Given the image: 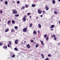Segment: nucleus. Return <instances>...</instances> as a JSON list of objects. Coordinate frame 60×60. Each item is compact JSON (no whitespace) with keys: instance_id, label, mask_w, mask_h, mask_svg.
<instances>
[{"instance_id":"54","label":"nucleus","mask_w":60,"mask_h":60,"mask_svg":"<svg viewBox=\"0 0 60 60\" xmlns=\"http://www.w3.org/2000/svg\"><path fill=\"white\" fill-rule=\"evenodd\" d=\"M24 17H26V15H25L24 16Z\"/></svg>"},{"instance_id":"46","label":"nucleus","mask_w":60,"mask_h":60,"mask_svg":"<svg viewBox=\"0 0 60 60\" xmlns=\"http://www.w3.org/2000/svg\"><path fill=\"white\" fill-rule=\"evenodd\" d=\"M53 37H55V35H53Z\"/></svg>"},{"instance_id":"6","label":"nucleus","mask_w":60,"mask_h":60,"mask_svg":"<svg viewBox=\"0 0 60 60\" xmlns=\"http://www.w3.org/2000/svg\"><path fill=\"white\" fill-rule=\"evenodd\" d=\"M38 12L39 14H41V11L40 10L38 9Z\"/></svg>"},{"instance_id":"38","label":"nucleus","mask_w":60,"mask_h":60,"mask_svg":"<svg viewBox=\"0 0 60 60\" xmlns=\"http://www.w3.org/2000/svg\"><path fill=\"white\" fill-rule=\"evenodd\" d=\"M43 12L44 14L45 13V11H43Z\"/></svg>"},{"instance_id":"42","label":"nucleus","mask_w":60,"mask_h":60,"mask_svg":"<svg viewBox=\"0 0 60 60\" xmlns=\"http://www.w3.org/2000/svg\"><path fill=\"white\" fill-rule=\"evenodd\" d=\"M8 47H10V45H9V44L8 45Z\"/></svg>"},{"instance_id":"39","label":"nucleus","mask_w":60,"mask_h":60,"mask_svg":"<svg viewBox=\"0 0 60 60\" xmlns=\"http://www.w3.org/2000/svg\"><path fill=\"white\" fill-rule=\"evenodd\" d=\"M48 56H51V55L50 54H49L48 55Z\"/></svg>"},{"instance_id":"26","label":"nucleus","mask_w":60,"mask_h":60,"mask_svg":"<svg viewBox=\"0 0 60 60\" xmlns=\"http://www.w3.org/2000/svg\"><path fill=\"white\" fill-rule=\"evenodd\" d=\"M14 30H13V29H12L11 30V32H14Z\"/></svg>"},{"instance_id":"56","label":"nucleus","mask_w":60,"mask_h":60,"mask_svg":"<svg viewBox=\"0 0 60 60\" xmlns=\"http://www.w3.org/2000/svg\"><path fill=\"white\" fill-rule=\"evenodd\" d=\"M1 19H0V22H1Z\"/></svg>"},{"instance_id":"13","label":"nucleus","mask_w":60,"mask_h":60,"mask_svg":"<svg viewBox=\"0 0 60 60\" xmlns=\"http://www.w3.org/2000/svg\"><path fill=\"white\" fill-rule=\"evenodd\" d=\"M38 26L39 28H41V24H38Z\"/></svg>"},{"instance_id":"7","label":"nucleus","mask_w":60,"mask_h":60,"mask_svg":"<svg viewBox=\"0 0 60 60\" xmlns=\"http://www.w3.org/2000/svg\"><path fill=\"white\" fill-rule=\"evenodd\" d=\"M15 44H18V40H15Z\"/></svg>"},{"instance_id":"30","label":"nucleus","mask_w":60,"mask_h":60,"mask_svg":"<svg viewBox=\"0 0 60 60\" xmlns=\"http://www.w3.org/2000/svg\"><path fill=\"white\" fill-rule=\"evenodd\" d=\"M38 44H37V45H36V48H38Z\"/></svg>"},{"instance_id":"34","label":"nucleus","mask_w":60,"mask_h":60,"mask_svg":"<svg viewBox=\"0 0 60 60\" xmlns=\"http://www.w3.org/2000/svg\"><path fill=\"white\" fill-rule=\"evenodd\" d=\"M54 40H55V41L56 40V37H54Z\"/></svg>"},{"instance_id":"16","label":"nucleus","mask_w":60,"mask_h":60,"mask_svg":"<svg viewBox=\"0 0 60 60\" xmlns=\"http://www.w3.org/2000/svg\"><path fill=\"white\" fill-rule=\"evenodd\" d=\"M11 22V20H9L8 22V25H9V23H10Z\"/></svg>"},{"instance_id":"35","label":"nucleus","mask_w":60,"mask_h":60,"mask_svg":"<svg viewBox=\"0 0 60 60\" xmlns=\"http://www.w3.org/2000/svg\"><path fill=\"white\" fill-rule=\"evenodd\" d=\"M45 60H49V59L48 58H47Z\"/></svg>"},{"instance_id":"47","label":"nucleus","mask_w":60,"mask_h":60,"mask_svg":"<svg viewBox=\"0 0 60 60\" xmlns=\"http://www.w3.org/2000/svg\"><path fill=\"white\" fill-rule=\"evenodd\" d=\"M3 0H0L1 2H3Z\"/></svg>"},{"instance_id":"49","label":"nucleus","mask_w":60,"mask_h":60,"mask_svg":"<svg viewBox=\"0 0 60 60\" xmlns=\"http://www.w3.org/2000/svg\"><path fill=\"white\" fill-rule=\"evenodd\" d=\"M36 18L37 19H38V17L37 16L36 17Z\"/></svg>"},{"instance_id":"12","label":"nucleus","mask_w":60,"mask_h":60,"mask_svg":"<svg viewBox=\"0 0 60 60\" xmlns=\"http://www.w3.org/2000/svg\"><path fill=\"white\" fill-rule=\"evenodd\" d=\"M5 4H6V5H7V4H8V1H5Z\"/></svg>"},{"instance_id":"1","label":"nucleus","mask_w":60,"mask_h":60,"mask_svg":"<svg viewBox=\"0 0 60 60\" xmlns=\"http://www.w3.org/2000/svg\"><path fill=\"white\" fill-rule=\"evenodd\" d=\"M13 11L12 12L13 14H16L17 13V10L15 9H13Z\"/></svg>"},{"instance_id":"4","label":"nucleus","mask_w":60,"mask_h":60,"mask_svg":"<svg viewBox=\"0 0 60 60\" xmlns=\"http://www.w3.org/2000/svg\"><path fill=\"white\" fill-rule=\"evenodd\" d=\"M48 7V6L47 5H45V9H46V11H48V10H49V7Z\"/></svg>"},{"instance_id":"50","label":"nucleus","mask_w":60,"mask_h":60,"mask_svg":"<svg viewBox=\"0 0 60 60\" xmlns=\"http://www.w3.org/2000/svg\"><path fill=\"white\" fill-rule=\"evenodd\" d=\"M60 43H59V44H58V45H60Z\"/></svg>"},{"instance_id":"10","label":"nucleus","mask_w":60,"mask_h":60,"mask_svg":"<svg viewBox=\"0 0 60 60\" xmlns=\"http://www.w3.org/2000/svg\"><path fill=\"white\" fill-rule=\"evenodd\" d=\"M33 25V24L32 23H30V24L29 27H31Z\"/></svg>"},{"instance_id":"15","label":"nucleus","mask_w":60,"mask_h":60,"mask_svg":"<svg viewBox=\"0 0 60 60\" xmlns=\"http://www.w3.org/2000/svg\"><path fill=\"white\" fill-rule=\"evenodd\" d=\"M12 23L13 24H15V22L14 21V20H12Z\"/></svg>"},{"instance_id":"36","label":"nucleus","mask_w":60,"mask_h":60,"mask_svg":"<svg viewBox=\"0 0 60 60\" xmlns=\"http://www.w3.org/2000/svg\"><path fill=\"white\" fill-rule=\"evenodd\" d=\"M48 39H49V38L48 37H47L46 38V40L48 41Z\"/></svg>"},{"instance_id":"3","label":"nucleus","mask_w":60,"mask_h":60,"mask_svg":"<svg viewBox=\"0 0 60 60\" xmlns=\"http://www.w3.org/2000/svg\"><path fill=\"white\" fill-rule=\"evenodd\" d=\"M22 20L23 21H25L26 20V18L25 17H23L22 19Z\"/></svg>"},{"instance_id":"20","label":"nucleus","mask_w":60,"mask_h":60,"mask_svg":"<svg viewBox=\"0 0 60 60\" xmlns=\"http://www.w3.org/2000/svg\"><path fill=\"white\" fill-rule=\"evenodd\" d=\"M41 43L42 45H43V42L42 41H41Z\"/></svg>"},{"instance_id":"32","label":"nucleus","mask_w":60,"mask_h":60,"mask_svg":"<svg viewBox=\"0 0 60 60\" xmlns=\"http://www.w3.org/2000/svg\"><path fill=\"white\" fill-rule=\"evenodd\" d=\"M15 55H13L12 56V57H15Z\"/></svg>"},{"instance_id":"52","label":"nucleus","mask_w":60,"mask_h":60,"mask_svg":"<svg viewBox=\"0 0 60 60\" xmlns=\"http://www.w3.org/2000/svg\"><path fill=\"white\" fill-rule=\"evenodd\" d=\"M38 33H40V32L39 31H38Z\"/></svg>"},{"instance_id":"9","label":"nucleus","mask_w":60,"mask_h":60,"mask_svg":"<svg viewBox=\"0 0 60 60\" xmlns=\"http://www.w3.org/2000/svg\"><path fill=\"white\" fill-rule=\"evenodd\" d=\"M52 3L53 4H55L56 3V1L55 0H53L52 1Z\"/></svg>"},{"instance_id":"28","label":"nucleus","mask_w":60,"mask_h":60,"mask_svg":"<svg viewBox=\"0 0 60 60\" xmlns=\"http://www.w3.org/2000/svg\"><path fill=\"white\" fill-rule=\"evenodd\" d=\"M33 34H36V32L35 31H34L33 32Z\"/></svg>"},{"instance_id":"2","label":"nucleus","mask_w":60,"mask_h":60,"mask_svg":"<svg viewBox=\"0 0 60 60\" xmlns=\"http://www.w3.org/2000/svg\"><path fill=\"white\" fill-rule=\"evenodd\" d=\"M27 28H24L23 29V32H26L27 31Z\"/></svg>"},{"instance_id":"29","label":"nucleus","mask_w":60,"mask_h":60,"mask_svg":"<svg viewBox=\"0 0 60 60\" xmlns=\"http://www.w3.org/2000/svg\"><path fill=\"white\" fill-rule=\"evenodd\" d=\"M28 7V5H25V7L26 8H27Z\"/></svg>"},{"instance_id":"41","label":"nucleus","mask_w":60,"mask_h":60,"mask_svg":"<svg viewBox=\"0 0 60 60\" xmlns=\"http://www.w3.org/2000/svg\"><path fill=\"white\" fill-rule=\"evenodd\" d=\"M1 45H2V43H0V46H1Z\"/></svg>"},{"instance_id":"19","label":"nucleus","mask_w":60,"mask_h":60,"mask_svg":"<svg viewBox=\"0 0 60 60\" xmlns=\"http://www.w3.org/2000/svg\"><path fill=\"white\" fill-rule=\"evenodd\" d=\"M25 6H24L22 8H21V9L22 10L23 9H24V8H25Z\"/></svg>"},{"instance_id":"31","label":"nucleus","mask_w":60,"mask_h":60,"mask_svg":"<svg viewBox=\"0 0 60 60\" xmlns=\"http://www.w3.org/2000/svg\"><path fill=\"white\" fill-rule=\"evenodd\" d=\"M17 4H19V1H18L17 2Z\"/></svg>"},{"instance_id":"21","label":"nucleus","mask_w":60,"mask_h":60,"mask_svg":"<svg viewBox=\"0 0 60 60\" xmlns=\"http://www.w3.org/2000/svg\"><path fill=\"white\" fill-rule=\"evenodd\" d=\"M54 13L55 14H57V13L56 11H54Z\"/></svg>"},{"instance_id":"25","label":"nucleus","mask_w":60,"mask_h":60,"mask_svg":"<svg viewBox=\"0 0 60 60\" xmlns=\"http://www.w3.org/2000/svg\"><path fill=\"white\" fill-rule=\"evenodd\" d=\"M47 35L45 34L44 36V38H46L47 37Z\"/></svg>"},{"instance_id":"14","label":"nucleus","mask_w":60,"mask_h":60,"mask_svg":"<svg viewBox=\"0 0 60 60\" xmlns=\"http://www.w3.org/2000/svg\"><path fill=\"white\" fill-rule=\"evenodd\" d=\"M9 31V29H7L5 31V32H7Z\"/></svg>"},{"instance_id":"8","label":"nucleus","mask_w":60,"mask_h":60,"mask_svg":"<svg viewBox=\"0 0 60 60\" xmlns=\"http://www.w3.org/2000/svg\"><path fill=\"white\" fill-rule=\"evenodd\" d=\"M36 6V5L35 4H32V7H35Z\"/></svg>"},{"instance_id":"44","label":"nucleus","mask_w":60,"mask_h":60,"mask_svg":"<svg viewBox=\"0 0 60 60\" xmlns=\"http://www.w3.org/2000/svg\"><path fill=\"white\" fill-rule=\"evenodd\" d=\"M53 29H52L51 30V31H53Z\"/></svg>"},{"instance_id":"45","label":"nucleus","mask_w":60,"mask_h":60,"mask_svg":"<svg viewBox=\"0 0 60 60\" xmlns=\"http://www.w3.org/2000/svg\"><path fill=\"white\" fill-rule=\"evenodd\" d=\"M21 44H23V42H22Z\"/></svg>"},{"instance_id":"5","label":"nucleus","mask_w":60,"mask_h":60,"mask_svg":"<svg viewBox=\"0 0 60 60\" xmlns=\"http://www.w3.org/2000/svg\"><path fill=\"white\" fill-rule=\"evenodd\" d=\"M26 46L27 47V48L28 49H29L30 47L31 46L29 44H28L26 45Z\"/></svg>"},{"instance_id":"33","label":"nucleus","mask_w":60,"mask_h":60,"mask_svg":"<svg viewBox=\"0 0 60 60\" xmlns=\"http://www.w3.org/2000/svg\"><path fill=\"white\" fill-rule=\"evenodd\" d=\"M9 45H11V41H10L9 42Z\"/></svg>"},{"instance_id":"51","label":"nucleus","mask_w":60,"mask_h":60,"mask_svg":"<svg viewBox=\"0 0 60 60\" xmlns=\"http://www.w3.org/2000/svg\"><path fill=\"white\" fill-rule=\"evenodd\" d=\"M13 3H15V1H13Z\"/></svg>"},{"instance_id":"40","label":"nucleus","mask_w":60,"mask_h":60,"mask_svg":"<svg viewBox=\"0 0 60 60\" xmlns=\"http://www.w3.org/2000/svg\"><path fill=\"white\" fill-rule=\"evenodd\" d=\"M30 42H34V41H33V40H31L30 41Z\"/></svg>"},{"instance_id":"43","label":"nucleus","mask_w":60,"mask_h":60,"mask_svg":"<svg viewBox=\"0 0 60 60\" xmlns=\"http://www.w3.org/2000/svg\"><path fill=\"white\" fill-rule=\"evenodd\" d=\"M40 16L41 17H42V16H43V15H40Z\"/></svg>"},{"instance_id":"23","label":"nucleus","mask_w":60,"mask_h":60,"mask_svg":"<svg viewBox=\"0 0 60 60\" xmlns=\"http://www.w3.org/2000/svg\"><path fill=\"white\" fill-rule=\"evenodd\" d=\"M41 55L42 56L43 58H44V56L43 55L41 54Z\"/></svg>"},{"instance_id":"55","label":"nucleus","mask_w":60,"mask_h":60,"mask_svg":"<svg viewBox=\"0 0 60 60\" xmlns=\"http://www.w3.org/2000/svg\"><path fill=\"white\" fill-rule=\"evenodd\" d=\"M58 1L59 2H60V0H58Z\"/></svg>"},{"instance_id":"18","label":"nucleus","mask_w":60,"mask_h":60,"mask_svg":"<svg viewBox=\"0 0 60 60\" xmlns=\"http://www.w3.org/2000/svg\"><path fill=\"white\" fill-rule=\"evenodd\" d=\"M3 48L4 49H7V46H5V47L3 46Z\"/></svg>"},{"instance_id":"48","label":"nucleus","mask_w":60,"mask_h":60,"mask_svg":"<svg viewBox=\"0 0 60 60\" xmlns=\"http://www.w3.org/2000/svg\"><path fill=\"white\" fill-rule=\"evenodd\" d=\"M30 18H32V17L31 16H30Z\"/></svg>"},{"instance_id":"22","label":"nucleus","mask_w":60,"mask_h":60,"mask_svg":"<svg viewBox=\"0 0 60 60\" xmlns=\"http://www.w3.org/2000/svg\"><path fill=\"white\" fill-rule=\"evenodd\" d=\"M18 26H15L14 27L15 28V29H17L18 28Z\"/></svg>"},{"instance_id":"11","label":"nucleus","mask_w":60,"mask_h":60,"mask_svg":"<svg viewBox=\"0 0 60 60\" xmlns=\"http://www.w3.org/2000/svg\"><path fill=\"white\" fill-rule=\"evenodd\" d=\"M54 26H55L54 25H52L50 26V28H53Z\"/></svg>"},{"instance_id":"53","label":"nucleus","mask_w":60,"mask_h":60,"mask_svg":"<svg viewBox=\"0 0 60 60\" xmlns=\"http://www.w3.org/2000/svg\"><path fill=\"white\" fill-rule=\"evenodd\" d=\"M51 37H52V38H53V36H51Z\"/></svg>"},{"instance_id":"58","label":"nucleus","mask_w":60,"mask_h":60,"mask_svg":"<svg viewBox=\"0 0 60 60\" xmlns=\"http://www.w3.org/2000/svg\"><path fill=\"white\" fill-rule=\"evenodd\" d=\"M24 42H25V43L26 42V41H25Z\"/></svg>"},{"instance_id":"17","label":"nucleus","mask_w":60,"mask_h":60,"mask_svg":"<svg viewBox=\"0 0 60 60\" xmlns=\"http://www.w3.org/2000/svg\"><path fill=\"white\" fill-rule=\"evenodd\" d=\"M15 17H18L19 16V15L18 14H17V15H15Z\"/></svg>"},{"instance_id":"37","label":"nucleus","mask_w":60,"mask_h":60,"mask_svg":"<svg viewBox=\"0 0 60 60\" xmlns=\"http://www.w3.org/2000/svg\"><path fill=\"white\" fill-rule=\"evenodd\" d=\"M27 15H30V13H28L27 14Z\"/></svg>"},{"instance_id":"27","label":"nucleus","mask_w":60,"mask_h":60,"mask_svg":"<svg viewBox=\"0 0 60 60\" xmlns=\"http://www.w3.org/2000/svg\"><path fill=\"white\" fill-rule=\"evenodd\" d=\"M3 13V11H2V10H0V14H1V13Z\"/></svg>"},{"instance_id":"24","label":"nucleus","mask_w":60,"mask_h":60,"mask_svg":"<svg viewBox=\"0 0 60 60\" xmlns=\"http://www.w3.org/2000/svg\"><path fill=\"white\" fill-rule=\"evenodd\" d=\"M14 49L15 51H17V50H18V49H17V48H15Z\"/></svg>"},{"instance_id":"57","label":"nucleus","mask_w":60,"mask_h":60,"mask_svg":"<svg viewBox=\"0 0 60 60\" xmlns=\"http://www.w3.org/2000/svg\"><path fill=\"white\" fill-rule=\"evenodd\" d=\"M59 22V23H60V21Z\"/></svg>"}]
</instances>
